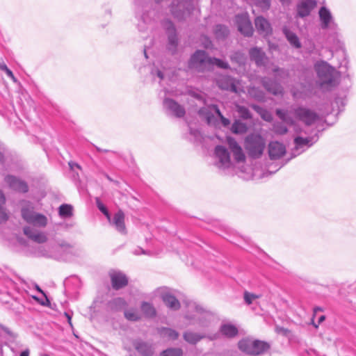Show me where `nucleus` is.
Wrapping results in <instances>:
<instances>
[{"label":"nucleus","mask_w":356,"mask_h":356,"mask_svg":"<svg viewBox=\"0 0 356 356\" xmlns=\"http://www.w3.org/2000/svg\"><path fill=\"white\" fill-rule=\"evenodd\" d=\"M211 44V40H209V39H207L206 43L204 44V47L206 48H209V47H210Z\"/></svg>","instance_id":"64"},{"label":"nucleus","mask_w":356,"mask_h":356,"mask_svg":"<svg viewBox=\"0 0 356 356\" xmlns=\"http://www.w3.org/2000/svg\"><path fill=\"white\" fill-rule=\"evenodd\" d=\"M183 351L179 348H170L163 350L161 356H182Z\"/></svg>","instance_id":"44"},{"label":"nucleus","mask_w":356,"mask_h":356,"mask_svg":"<svg viewBox=\"0 0 356 356\" xmlns=\"http://www.w3.org/2000/svg\"><path fill=\"white\" fill-rule=\"evenodd\" d=\"M250 58L254 61L257 66L264 67L268 70L270 68L269 60L261 48L252 47L249 51Z\"/></svg>","instance_id":"15"},{"label":"nucleus","mask_w":356,"mask_h":356,"mask_svg":"<svg viewBox=\"0 0 356 356\" xmlns=\"http://www.w3.org/2000/svg\"><path fill=\"white\" fill-rule=\"evenodd\" d=\"M215 35L218 39H224L229 34V29L227 26L218 24L214 29Z\"/></svg>","instance_id":"38"},{"label":"nucleus","mask_w":356,"mask_h":356,"mask_svg":"<svg viewBox=\"0 0 356 356\" xmlns=\"http://www.w3.org/2000/svg\"><path fill=\"white\" fill-rule=\"evenodd\" d=\"M186 312L184 318L187 321L186 326L197 325L200 327H206L213 318L209 312L204 310L195 302L189 300L186 302Z\"/></svg>","instance_id":"2"},{"label":"nucleus","mask_w":356,"mask_h":356,"mask_svg":"<svg viewBox=\"0 0 356 356\" xmlns=\"http://www.w3.org/2000/svg\"><path fill=\"white\" fill-rule=\"evenodd\" d=\"M231 131L235 134H243L248 131V127L245 122L236 120L232 125Z\"/></svg>","instance_id":"35"},{"label":"nucleus","mask_w":356,"mask_h":356,"mask_svg":"<svg viewBox=\"0 0 356 356\" xmlns=\"http://www.w3.org/2000/svg\"><path fill=\"white\" fill-rule=\"evenodd\" d=\"M236 23L238 30L245 36H251L253 33V28L247 13L237 15Z\"/></svg>","instance_id":"16"},{"label":"nucleus","mask_w":356,"mask_h":356,"mask_svg":"<svg viewBox=\"0 0 356 356\" xmlns=\"http://www.w3.org/2000/svg\"><path fill=\"white\" fill-rule=\"evenodd\" d=\"M72 207L70 204H63L59 207V215L62 218H69L72 216Z\"/></svg>","instance_id":"41"},{"label":"nucleus","mask_w":356,"mask_h":356,"mask_svg":"<svg viewBox=\"0 0 356 356\" xmlns=\"http://www.w3.org/2000/svg\"><path fill=\"white\" fill-rule=\"evenodd\" d=\"M275 114L282 122L294 127L296 133L300 131L298 129L296 121L303 122L307 126H310L319 120V115L314 111L303 106L293 105L290 110L277 108Z\"/></svg>","instance_id":"1"},{"label":"nucleus","mask_w":356,"mask_h":356,"mask_svg":"<svg viewBox=\"0 0 356 356\" xmlns=\"http://www.w3.org/2000/svg\"><path fill=\"white\" fill-rule=\"evenodd\" d=\"M216 83L218 87L222 90H229L235 93L238 92L236 81L229 76L222 75L219 76Z\"/></svg>","instance_id":"23"},{"label":"nucleus","mask_w":356,"mask_h":356,"mask_svg":"<svg viewBox=\"0 0 356 356\" xmlns=\"http://www.w3.org/2000/svg\"><path fill=\"white\" fill-rule=\"evenodd\" d=\"M165 29L168 36V49L175 54L177 46V36L174 24L170 21L165 22Z\"/></svg>","instance_id":"21"},{"label":"nucleus","mask_w":356,"mask_h":356,"mask_svg":"<svg viewBox=\"0 0 356 356\" xmlns=\"http://www.w3.org/2000/svg\"><path fill=\"white\" fill-rule=\"evenodd\" d=\"M226 140L234 160L237 163L244 162L245 161V155L238 142L231 136H227Z\"/></svg>","instance_id":"17"},{"label":"nucleus","mask_w":356,"mask_h":356,"mask_svg":"<svg viewBox=\"0 0 356 356\" xmlns=\"http://www.w3.org/2000/svg\"><path fill=\"white\" fill-rule=\"evenodd\" d=\"M268 155L271 160H277L286 153V147L278 141H272L268 145Z\"/></svg>","instance_id":"19"},{"label":"nucleus","mask_w":356,"mask_h":356,"mask_svg":"<svg viewBox=\"0 0 356 356\" xmlns=\"http://www.w3.org/2000/svg\"><path fill=\"white\" fill-rule=\"evenodd\" d=\"M5 181L9 185L10 188L13 190L22 193H26L28 191L29 187L26 183L14 176H6L5 178Z\"/></svg>","instance_id":"26"},{"label":"nucleus","mask_w":356,"mask_h":356,"mask_svg":"<svg viewBox=\"0 0 356 356\" xmlns=\"http://www.w3.org/2000/svg\"><path fill=\"white\" fill-rule=\"evenodd\" d=\"M231 60L241 65L245 63L246 57L243 53L236 51L231 56Z\"/></svg>","instance_id":"46"},{"label":"nucleus","mask_w":356,"mask_h":356,"mask_svg":"<svg viewBox=\"0 0 356 356\" xmlns=\"http://www.w3.org/2000/svg\"><path fill=\"white\" fill-rule=\"evenodd\" d=\"M214 113L219 118L220 123L224 127H227L230 124L229 120L223 116L217 105H209L199 110V114L206 119L209 125H217Z\"/></svg>","instance_id":"8"},{"label":"nucleus","mask_w":356,"mask_h":356,"mask_svg":"<svg viewBox=\"0 0 356 356\" xmlns=\"http://www.w3.org/2000/svg\"><path fill=\"white\" fill-rule=\"evenodd\" d=\"M268 343L250 338L243 339L238 342V348L243 352L250 355H260L269 348Z\"/></svg>","instance_id":"7"},{"label":"nucleus","mask_w":356,"mask_h":356,"mask_svg":"<svg viewBox=\"0 0 356 356\" xmlns=\"http://www.w3.org/2000/svg\"><path fill=\"white\" fill-rule=\"evenodd\" d=\"M65 316L67 318L68 323L70 325H72V317H71V316L68 313H67V312L65 313Z\"/></svg>","instance_id":"62"},{"label":"nucleus","mask_w":356,"mask_h":356,"mask_svg":"<svg viewBox=\"0 0 356 356\" xmlns=\"http://www.w3.org/2000/svg\"><path fill=\"white\" fill-rule=\"evenodd\" d=\"M291 93L294 99H298L301 97V96L295 90H292Z\"/></svg>","instance_id":"59"},{"label":"nucleus","mask_w":356,"mask_h":356,"mask_svg":"<svg viewBox=\"0 0 356 356\" xmlns=\"http://www.w3.org/2000/svg\"><path fill=\"white\" fill-rule=\"evenodd\" d=\"M126 301L122 298H116L108 302V307L111 310L118 311L126 306Z\"/></svg>","instance_id":"33"},{"label":"nucleus","mask_w":356,"mask_h":356,"mask_svg":"<svg viewBox=\"0 0 356 356\" xmlns=\"http://www.w3.org/2000/svg\"><path fill=\"white\" fill-rule=\"evenodd\" d=\"M249 95L259 102H263L265 99L264 92L258 88L250 87L248 89Z\"/></svg>","instance_id":"37"},{"label":"nucleus","mask_w":356,"mask_h":356,"mask_svg":"<svg viewBox=\"0 0 356 356\" xmlns=\"http://www.w3.org/2000/svg\"><path fill=\"white\" fill-rule=\"evenodd\" d=\"M5 72L7 74V76L10 77L14 82L17 81V79L14 76L13 72L9 68H8L7 70L5 71Z\"/></svg>","instance_id":"56"},{"label":"nucleus","mask_w":356,"mask_h":356,"mask_svg":"<svg viewBox=\"0 0 356 356\" xmlns=\"http://www.w3.org/2000/svg\"><path fill=\"white\" fill-rule=\"evenodd\" d=\"M275 332L278 334L286 336L289 333V330L283 327L276 326Z\"/></svg>","instance_id":"53"},{"label":"nucleus","mask_w":356,"mask_h":356,"mask_svg":"<svg viewBox=\"0 0 356 356\" xmlns=\"http://www.w3.org/2000/svg\"><path fill=\"white\" fill-rule=\"evenodd\" d=\"M134 347L140 356H152L154 353V348L150 343L140 339L135 340L133 342Z\"/></svg>","instance_id":"20"},{"label":"nucleus","mask_w":356,"mask_h":356,"mask_svg":"<svg viewBox=\"0 0 356 356\" xmlns=\"http://www.w3.org/2000/svg\"><path fill=\"white\" fill-rule=\"evenodd\" d=\"M23 232L29 238L38 243H43L47 240V236L43 232H40L31 226L24 227Z\"/></svg>","instance_id":"25"},{"label":"nucleus","mask_w":356,"mask_h":356,"mask_svg":"<svg viewBox=\"0 0 356 356\" xmlns=\"http://www.w3.org/2000/svg\"><path fill=\"white\" fill-rule=\"evenodd\" d=\"M190 133L191 135L194 136L195 138H197L200 135V133L197 129H193L191 128H190Z\"/></svg>","instance_id":"57"},{"label":"nucleus","mask_w":356,"mask_h":356,"mask_svg":"<svg viewBox=\"0 0 356 356\" xmlns=\"http://www.w3.org/2000/svg\"><path fill=\"white\" fill-rule=\"evenodd\" d=\"M162 299L165 304L172 309L177 310L180 307L178 300L169 293H164L162 295Z\"/></svg>","instance_id":"30"},{"label":"nucleus","mask_w":356,"mask_h":356,"mask_svg":"<svg viewBox=\"0 0 356 356\" xmlns=\"http://www.w3.org/2000/svg\"><path fill=\"white\" fill-rule=\"evenodd\" d=\"M254 24L258 33L264 37L272 33V27L269 22L263 17H257L254 19Z\"/></svg>","instance_id":"24"},{"label":"nucleus","mask_w":356,"mask_h":356,"mask_svg":"<svg viewBox=\"0 0 356 356\" xmlns=\"http://www.w3.org/2000/svg\"><path fill=\"white\" fill-rule=\"evenodd\" d=\"M283 33L286 38L289 42L295 48L299 49L301 47V43L297 35L289 30L287 27H284L282 29Z\"/></svg>","instance_id":"29"},{"label":"nucleus","mask_w":356,"mask_h":356,"mask_svg":"<svg viewBox=\"0 0 356 356\" xmlns=\"http://www.w3.org/2000/svg\"><path fill=\"white\" fill-rule=\"evenodd\" d=\"M124 316L127 320L131 321H137L140 318V314L135 309L125 310Z\"/></svg>","instance_id":"42"},{"label":"nucleus","mask_w":356,"mask_h":356,"mask_svg":"<svg viewBox=\"0 0 356 356\" xmlns=\"http://www.w3.org/2000/svg\"><path fill=\"white\" fill-rule=\"evenodd\" d=\"M29 350L28 349L23 350L19 356H29Z\"/></svg>","instance_id":"63"},{"label":"nucleus","mask_w":356,"mask_h":356,"mask_svg":"<svg viewBox=\"0 0 356 356\" xmlns=\"http://www.w3.org/2000/svg\"><path fill=\"white\" fill-rule=\"evenodd\" d=\"M152 74H156L161 80L163 79L164 78V74L159 70H153L152 71Z\"/></svg>","instance_id":"55"},{"label":"nucleus","mask_w":356,"mask_h":356,"mask_svg":"<svg viewBox=\"0 0 356 356\" xmlns=\"http://www.w3.org/2000/svg\"><path fill=\"white\" fill-rule=\"evenodd\" d=\"M216 165L218 168L226 169L231 165V159L228 150L222 145H217L214 151Z\"/></svg>","instance_id":"14"},{"label":"nucleus","mask_w":356,"mask_h":356,"mask_svg":"<svg viewBox=\"0 0 356 356\" xmlns=\"http://www.w3.org/2000/svg\"><path fill=\"white\" fill-rule=\"evenodd\" d=\"M252 108L259 113L261 117L267 122H270L273 120V116L270 112L266 111V109L262 108L259 106L252 105Z\"/></svg>","instance_id":"40"},{"label":"nucleus","mask_w":356,"mask_h":356,"mask_svg":"<svg viewBox=\"0 0 356 356\" xmlns=\"http://www.w3.org/2000/svg\"><path fill=\"white\" fill-rule=\"evenodd\" d=\"M272 65V71L275 74V76L280 79L287 78L289 75L288 70H286L282 68H280L279 67L274 65L273 63L270 64Z\"/></svg>","instance_id":"45"},{"label":"nucleus","mask_w":356,"mask_h":356,"mask_svg":"<svg viewBox=\"0 0 356 356\" xmlns=\"http://www.w3.org/2000/svg\"><path fill=\"white\" fill-rule=\"evenodd\" d=\"M236 111L240 114L241 117L243 119H249L251 118L249 110L243 106H236Z\"/></svg>","instance_id":"48"},{"label":"nucleus","mask_w":356,"mask_h":356,"mask_svg":"<svg viewBox=\"0 0 356 356\" xmlns=\"http://www.w3.org/2000/svg\"><path fill=\"white\" fill-rule=\"evenodd\" d=\"M110 223L115 229L121 234H126V227L124 225V214L120 210L116 212L113 218H111Z\"/></svg>","instance_id":"28"},{"label":"nucleus","mask_w":356,"mask_h":356,"mask_svg":"<svg viewBox=\"0 0 356 356\" xmlns=\"http://www.w3.org/2000/svg\"><path fill=\"white\" fill-rule=\"evenodd\" d=\"M136 6V15L138 20L137 28L141 33H147L152 27L153 21L146 7L145 0H134Z\"/></svg>","instance_id":"5"},{"label":"nucleus","mask_w":356,"mask_h":356,"mask_svg":"<svg viewBox=\"0 0 356 356\" xmlns=\"http://www.w3.org/2000/svg\"><path fill=\"white\" fill-rule=\"evenodd\" d=\"M8 67L4 63H0V70L5 72Z\"/></svg>","instance_id":"60"},{"label":"nucleus","mask_w":356,"mask_h":356,"mask_svg":"<svg viewBox=\"0 0 356 356\" xmlns=\"http://www.w3.org/2000/svg\"><path fill=\"white\" fill-rule=\"evenodd\" d=\"M163 107L168 115L181 118L186 114L184 107L177 102L169 97L164 98L163 101Z\"/></svg>","instance_id":"13"},{"label":"nucleus","mask_w":356,"mask_h":356,"mask_svg":"<svg viewBox=\"0 0 356 356\" xmlns=\"http://www.w3.org/2000/svg\"><path fill=\"white\" fill-rule=\"evenodd\" d=\"M35 289L40 293H42L46 298V300L48 301L47 300V298L45 295V293H44V291L40 288V286L38 285V284H35Z\"/></svg>","instance_id":"58"},{"label":"nucleus","mask_w":356,"mask_h":356,"mask_svg":"<svg viewBox=\"0 0 356 356\" xmlns=\"http://www.w3.org/2000/svg\"><path fill=\"white\" fill-rule=\"evenodd\" d=\"M6 200L5 196L3 193H2L1 190L0 189V202L4 203Z\"/></svg>","instance_id":"61"},{"label":"nucleus","mask_w":356,"mask_h":356,"mask_svg":"<svg viewBox=\"0 0 356 356\" xmlns=\"http://www.w3.org/2000/svg\"><path fill=\"white\" fill-rule=\"evenodd\" d=\"M190 95L198 100L204 101V94L198 91H190Z\"/></svg>","instance_id":"51"},{"label":"nucleus","mask_w":356,"mask_h":356,"mask_svg":"<svg viewBox=\"0 0 356 356\" xmlns=\"http://www.w3.org/2000/svg\"><path fill=\"white\" fill-rule=\"evenodd\" d=\"M284 124H286V123L284 122H278L274 123L273 126V131L275 134H279V135L286 134L288 132V128Z\"/></svg>","instance_id":"43"},{"label":"nucleus","mask_w":356,"mask_h":356,"mask_svg":"<svg viewBox=\"0 0 356 356\" xmlns=\"http://www.w3.org/2000/svg\"><path fill=\"white\" fill-rule=\"evenodd\" d=\"M261 83L264 88L273 95H277L283 93V88L281 85L268 77L262 78Z\"/></svg>","instance_id":"27"},{"label":"nucleus","mask_w":356,"mask_h":356,"mask_svg":"<svg viewBox=\"0 0 356 356\" xmlns=\"http://www.w3.org/2000/svg\"><path fill=\"white\" fill-rule=\"evenodd\" d=\"M193 7L192 0H172L170 10L175 18L181 20L191 14Z\"/></svg>","instance_id":"10"},{"label":"nucleus","mask_w":356,"mask_h":356,"mask_svg":"<svg viewBox=\"0 0 356 356\" xmlns=\"http://www.w3.org/2000/svg\"><path fill=\"white\" fill-rule=\"evenodd\" d=\"M38 255L44 257H50V253L49 250L45 249V247L42 246L40 248Z\"/></svg>","instance_id":"54"},{"label":"nucleus","mask_w":356,"mask_h":356,"mask_svg":"<svg viewBox=\"0 0 356 356\" xmlns=\"http://www.w3.org/2000/svg\"><path fill=\"white\" fill-rule=\"evenodd\" d=\"M220 332L227 337H233L238 334V329L233 325L224 324L220 327Z\"/></svg>","instance_id":"34"},{"label":"nucleus","mask_w":356,"mask_h":356,"mask_svg":"<svg viewBox=\"0 0 356 356\" xmlns=\"http://www.w3.org/2000/svg\"><path fill=\"white\" fill-rule=\"evenodd\" d=\"M159 333L161 337L163 338H168V339L171 340H175L179 336L178 332L169 327H161L159 329Z\"/></svg>","instance_id":"32"},{"label":"nucleus","mask_w":356,"mask_h":356,"mask_svg":"<svg viewBox=\"0 0 356 356\" xmlns=\"http://www.w3.org/2000/svg\"><path fill=\"white\" fill-rule=\"evenodd\" d=\"M262 10H267L270 7V0H252Z\"/></svg>","instance_id":"47"},{"label":"nucleus","mask_w":356,"mask_h":356,"mask_svg":"<svg viewBox=\"0 0 356 356\" xmlns=\"http://www.w3.org/2000/svg\"><path fill=\"white\" fill-rule=\"evenodd\" d=\"M214 65H216L218 67L222 68V69H228L229 67V64L227 62L223 61V60H220L219 58H211V57L210 58L209 67H208V70H211V68Z\"/></svg>","instance_id":"39"},{"label":"nucleus","mask_w":356,"mask_h":356,"mask_svg":"<svg viewBox=\"0 0 356 356\" xmlns=\"http://www.w3.org/2000/svg\"><path fill=\"white\" fill-rule=\"evenodd\" d=\"M316 3V0H300L296 6L297 16L300 18L309 16Z\"/></svg>","instance_id":"18"},{"label":"nucleus","mask_w":356,"mask_h":356,"mask_svg":"<svg viewBox=\"0 0 356 356\" xmlns=\"http://www.w3.org/2000/svg\"><path fill=\"white\" fill-rule=\"evenodd\" d=\"M8 215L5 209L0 205V221L3 222L8 220Z\"/></svg>","instance_id":"52"},{"label":"nucleus","mask_w":356,"mask_h":356,"mask_svg":"<svg viewBox=\"0 0 356 356\" xmlns=\"http://www.w3.org/2000/svg\"><path fill=\"white\" fill-rule=\"evenodd\" d=\"M318 139L317 134L312 136H296L294 138V147L292 149V157H296L312 146Z\"/></svg>","instance_id":"11"},{"label":"nucleus","mask_w":356,"mask_h":356,"mask_svg":"<svg viewBox=\"0 0 356 356\" xmlns=\"http://www.w3.org/2000/svg\"><path fill=\"white\" fill-rule=\"evenodd\" d=\"M314 67L321 88H330L336 85V70L334 67L325 61L316 63Z\"/></svg>","instance_id":"3"},{"label":"nucleus","mask_w":356,"mask_h":356,"mask_svg":"<svg viewBox=\"0 0 356 356\" xmlns=\"http://www.w3.org/2000/svg\"><path fill=\"white\" fill-rule=\"evenodd\" d=\"M258 298L259 296L254 293H250L247 291L244 293V300L248 305H250L254 300Z\"/></svg>","instance_id":"49"},{"label":"nucleus","mask_w":356,"mask_h":356,"mask_svg":"<svg viewBox=\"0 0 356 356\" xmlns=\"http://www.w3.org/2000/svg\"><path fill=\"white\" fill-rule=\"evenodd\" d=\"M210 58L207 56L204 51L197 50L191 56L188 66L197 71L208 70Z\"/></svg>","instance_id":"12"},{"label":"nucleus","mask_w":356,"mask_h":356,"mask_svg":"<svg viewBox=\"0 0 356 356\" xmlns=\"http://www.w3.org/2000/svg\"><path fill=\"white\" fill-rule=\"evenodd\" d=\"M109 275L114 289L118 290L128 284V278L120 271L112 270L109 273Z\"/></svg>","instance_id":"22"},{"label":"nucleus","mask_w":356,"mask_h":356,"mask_svg":"<svg viewBox=\"0 0 356 356\" xmlns=\"http://www.w3.org/2000/svg\"><path fill=\"white\" fill-rule=\"evenodd\" d=\"M21 213L22 218L29 225L35 227L43 228L47 224V218L41 213L34 211V207L29 202H24Z\"/></svg>","instance_id":"4"},{"label":"nucleus","mask_w":356,"mask_h":356,"mask_svg":"<svg viewBox=\"0 0 356 356\" xmlns=\"http://www.w3.org/2000/svg\"><path fill=\"white\" fill-rule=\"evenodd\" d=\"M320 27L322 30L330 32L331 34L337 35L339 26L336 23L331 11L325 6H322L318 10Z\"/></svg>","instance_id":"9"},{"label":"nucleus","mask_w":356,"mask_h":356,"mask_svg":"<svg viewBox=\"0 0 356 356\" xmlns=\"http://www.w3.org/2000/svg\"><path fill=\"white\" fill-rule=\"evenodd\" d=\"M97 207L105 215L108 221H111V216L106 207L100 202H97Z\"/></svg>","instance_id":"50"},{"label":"nucleus","mask_w":356,"mask_h":356,"mask_svg":"<svg viewBox=\"0 0 356 356\" xmlns=\"http://www.w3.org/2000/svg\"><path fill=\"white\" fill-rule=\"evenodd\" d=\"M206 337L205 335H201L197 332H194L192 331H186L183 334L184 339L188 343L191 344H196L198 341H200L202 339Z\"/></svg>","instance_id":"31"},{"label":"nucleus","mask_w":356,"mask_h":356,"mask_svg":"<svg viewBox=\"0 0 356 356\" xmlns=\"http://www.w3.org/2000/svg\"><path fill=\"white\" fill-rule=\"evenodd\" d=\"M140 309L143 314L147 317H153L156 315V310L154 306L149 302H143Z\"/></svg>","instance_id":"36"},{"label":"nucleus","mask_w":356,"mask_h":356,"mask_svg":"<svg viewBox=\"0 0 356 356\" xmlns=\"http://www.w3.org/2000/svg\"><path fill=\"white\" fill-rule=\"evenodd\" d=\"M245 148L248 155L253 159L259 158L266 147L265 140L257 134H250L245 137L244 141Z\"/></svg>","instance_id":"6"}]
</instances>
